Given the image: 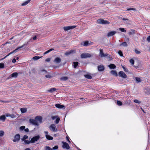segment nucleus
I'll use <instances>...</instances> for the list:
<instances>
[{
  "mask_svg": "<svg viewBox=\"0 0 150 150\" xmlns=\"http://www.w3.org/2000/svg\"><path fill=\"white\" fill-rule=\"evenodd\" d=\"M42 118L41 116H38L35 117V119H30L29 122L30 124L33 125L38 126L39 124L42 123Z\"/></svg>",
  "mask_w": 150,
  "mask_h": 150,
  "instance_id": "f257e3e1",
  "label": "nucleus"
},
{
  "mask_svg": "<svg viewBox=\"0 0 150 150\" xmlns=\"http://www.w3.org/2000/svg\"><path fill=\"white\" fill-rule=\"evenodd\" d=\"M97 22L98 23L103 24H108L110 23V22L104 20L102 19L98 20Z\"/></svg>",
  "mask_w": 150,
  "mask_h": 150,
  "instance_id": "f03ea898",
  "label": "nucleus"
},
{
  "mask_svg": "<svg viewBox=\"0 0 150 150\" xmlns=\"http://www.w3.org/2000/svg\"><path fill=\"white\" fill-rule=\"evenodd\" d=\"M97 22L98 23L103 24H108L110 23V22L104 20L102 19L98 20Z\"/></svg>",
  "mask_w": 150,
  "mask_h": 150,
  "instance_id": "7ed1b4c3",
  "label": "nucleus"
},
{
  "mask_svg": "<svg viewBox=\"0 0 150 150\" xmlns=\"http://www.w3.org/2000/svg\"><path fill=\"white\" fill-rule=\"evenodd\" d=\"M50 129L54 132H57V129L56 128V125L55 124H51L49 127Z\"/></svg>",
  "mask_w": 150,
  "mask_h": 150,
  "instance_id": "20e7f679",
  "label": "nucleus"
},
{
  "mask_svg": "<svg viewBox=\"0 0 150 150\" xmlns=\"http://www.w3.org/2000/svg\"><path fill=\"white\" fill-rule=\"evenodd\" d=\"M91 56V55L90 54L86 53H82L81 55V57L82 58L90 57Z\"/></svg>",
  "mask_w": 150,
  "mask_h": 150,
  "instance_id": "39448f33",
  "label": "nucleus"
},
{
  "mask_svg": "<svg viewBox=\"0 0 150 150\" xmlns=\"http://www.w3.org/2000/svg\"><path fill=\"white\" fill-rule=\"evenodd\" d=\"M40 138V137L39 135L33 137L31 139V143H35V142L37 141Z\"/></svg>",
  "mask_w": 150,
  "mask_h": 150,
  "instance_id": "423d86ee",
  "label": "nucleus"
},
{
  "mask_svg": "<svg viewBox=\"0 0 150 150\" xmlns=\"http://www.w3.org/2000/svg\"><path fill=\"white\" fill-rule=\"evenodd\" d=\"M24 45H23L22 46H21L19 47H18L15 50H13V51L9 53L8 55L4 57L3 58L4 59H5L8 56H9L11 54H13V53L14 52H17V50H18L19 49H21V48H22V47H23L24 46Z\"/></svg>",
  "mask_w": 150,
  "mask_h": 150,
  "instance_id": "0eeeda50",
  "label": "nucleus"
},
{
  "mask_svg": "<svg viewBox=\"0 0 150 150\" xmlns=\"http://www.w3.org/2000/svg\"><path fill=\"white\" fill-rule=\"evenodd\" d=\"M24 45H23L22 46H21L19 47H18L15 50H13V51L9 53L8 55L4 57L3 58L4 59H5L8 56H9L11 54H13V53L14 52H17V50H18L19 49H21V48H22V47H23L24 46Z\"/></svg>",
  "mask_w": 150,
  "mask_h": 150,
  "instance_id": "6e6552de",
  "label": "nucleus"
},
{
  "mask_svg": "<svg viewBox=\"0 0 150 150\" xmlns=\"http://www.w3.org/2000/svg\"><path fill=\"white\" fill-rule=\"evenodd\" d=\"M62 143L63 144L62 147L63 148L66 149H69L70 147L68 144L64 142H62Z\"/></svg>",
  "mask_w": 150,
  "mask_h": 150,
  "instance_id": "1a4fd4ad",
  "label": "nucleus"
},
{
  "mask_svg": "<svg viewBox=\"0 0 150 150\" xmlns=\"http://www.w3.org/2000/svg\"><path fill=\"white\" fill-rule=\"evenodd\" d=\"M20 135L19 134H16L13 141L14 142H18L20 139Z\"/></svg>",
  "mask_w": 150,
  "mask_h": 150,
  "instance_id": "9d476101",
  "label": "nucleus"
},
{
  "mask_svg": "<svg viewBox=\"0 0 150 150\" xmlns=\"http://www.w3.org/2000/svg\"><path fill=\"white\" fill-rule=\"evenodd\" d=\"M119 75L121 77L124 79H125L127 77V75L123 71H120L119 73Z\"/></svg>",
  "mask_w": 150,
  "mask_h": 150,
  "instance_id": "9b49d317",
  "label": "nucleus"
},
{
  "mask_svg": "<svg viewBox=\"0 0 150 150\" xmlns=\"http://www.w3.org/2000/svg\"><path fill=\"white\" fill-rule=\"evenodd\" d=\"M76 27V26L75 25L68 26L66 27H64V30L67 31L70 29H74Z\"/></svg>",
  "mask_w": 150,
  "mask_h": 150,
  "instance_id": "f8f14e48",
  "label": "nucleus"
},
{
  "mask_svg": "<svg viewBox=\"0 0 150 150\" xmlns=\"http://www.w3.org/2000/svg\"><path fill=\"white\" fill-rule=\"evenodd\" d=\"M75 53V51L74 50H71L70 51H68L65 53V54L66 56H68L71 54H73Z\"/></svg>",
  "mask_w": 150,
  "mask_h": 150,
  "instance_id": "ddd939ff",
  "label": "nucleus"
},
{
  "mask_svg": "<svg viewBox=\"0 0 150 150\" xmlns=\"http://www.w3.org/2000/svg\"><path fill=\"white\" fill-rule=\"evenodd\" d=\"M100 56L102 57H105L108 55V54H104L103 53V50L102 49H100Z\"/></svg>",
  "mask_w": 150,
  "mask_h": 150,
  "instance_id": "4468645a",
  "label": "nucleus"
},
{
  "mask_svg": "<svg viewBox=\"0 0 150 150\" xmlns=\"http://www.w3.org/2000/svg\"><path fill=\"white\" fill-rule=\"evenodd\" d=\"M44 133L45 134H46L45 137L46 138L49 140H52L53 139V137L50 136L48 134V132L47 131H45Z\"/></svg>",
  "mask_w": 150,
  "mask_h": 150,
  "instance_id": "2eb2a0df",
  "label": "nucleus"
},
{
  "mask_svg": "<svg viewBox=\"0 0 150 150\" xmlns=\"http://www.w3.org/2000/svg\"><path fill=\"white\" fill-rule=\"evenodd\" d=\"M104 67L103 65H100L98 66V69L99 71H103L104 69Z\"/></svg>",
  "mask_w": 150,
  "mask_h": 150,
  "instance_id": "dca6fc26",
  "label": "nucleus"
},
{
  "mask_svg": "<svg viewBox=\"0 0 150 150\" xmlns=\"http://www.w3.org/2000/svg\"><path fill=\"white\" fill-rule=\"evenodd\" d=\"M116 33L115 31H113L109 32L107 34V36L108 37H111L114 35Z\"/></svg>",
  "mask_w": 150,
  "mask_h": 150,
  "instance_id": "f3484780",
  "label": "nucleus"
},
{
  "mask_svg": "<svg viewBox=\"0 0 150 150\" xmlns=\"http://www.w3.org/2000/svg\"><path fill=\"white\" fill-rule=\"evenodd\" d=\"M47 73V71L44 69H41L39 71V73L41 75H44Z\"/></svg>",
  "mask_w": 150,
  "mask_h": 150,
  "instance_id": "a211bd4d",
  "label": "nucleus"
},
{
  "mask_svg": "<svg viewBox=\"0 0 150 150\" xmlns=\"http://www.w3.org/2000/svg\"><path fill=\"white\" fill-rule=\"evenodd\" d=\"M55 106L56 107L59 109H62L65 107V106L64 105H61L59 104H56Z\"/></svg>",
  "mask_w": 150,
  "mask_h": 150,
  "instance_id": "6ab92c4d",
  "label": "nucleus"
},
{
  "mask_svg": "<svg viewBox=\"0 0 150 150\" xmlns=\"http://www.w3.org/2000/svg\"><path fill=\"white\" fill-rule=\"evenodd\" d=\"M61 62V59L59 57L56 58L54 60V62L56 63H60Z\"/></svg>",
  "mask_w": 150,
  "mask_h": 150,
  "instance_id": "aec40b11",
  "label": "nucleus"
},
{
  "mask_svg": "<svg viewBox=\"0 0 150 150\" xmlns=\"http://www.w3.org/2000/svg\"><path fill=\"white\" fill-rule=\"evenodd\" d=\"M20 110L22 113H24L27 112V109L25 108H21Z\"/></svg>",
  "mask_w": 150,
  "mask_h": 150,
  "instance_id": "412c9836",
  "label": "nucleus"
},
{
  "mask_svg": "<svg viewBox=\"0 0 150 150\" xmlns=\"http://www.w3.org/2000/svg\"><path fill=\"white\" fill-rule=\"evenodd\" d=\"M6 119L5 116L4 115H1L0 117V120H2L3 122L5 121Z\"/></svg>",
  "mask_w": 150,
  "mask_h": 150,
  "instance_id": "4be33fe9",
  "label": "nucleus"
},
{
  "mask_svg": "<svg viewBox=\"0 0 150 150\" xmlns=\"http://www.w3.org/2000/svg\"><path fill=\"white\" fill-rule=\"evenodd\" d=\"M108 67L110 69H114L116 68V66L114 64H111L108 65Z\"/></svg>",
  "mask_w": 150,
  "mask_h": 150,
  "instance_id": "5701e85b",
  "label": "nucleus"
},
{
  "mask_svg": "<svg viewBox=\"0 0 150 150\" xmlns=\"http://www.w3.org/2000/svg\"><path fill=\"white\" fill-rule=\"evenodd\" d=\"M18 73L17 72H14L12 74L11 76V77L16 78L17 76Z\"/></svg>",
  "mask_w": 150,
  "mask_h": 150,
  "instance_id": "b1692460",
  "label": "nucleus"
},
{
  "mask_svg": "<svg viewBox=\"0 0 150 150\" xmlns=\"http://www.w3.org/2000/svg\"><path fill=\"white\" fill-rule=\"evenodd\" d=\"M84 77L87 79H91L92 78V76L89 74H86L84 75Z\"/></svg>",
  "mask_w": 150,
  "mask_h": 150,
  "instance_id": "393cba45",
  "label": "nucleus"
},
{
  "mask_svg": "<svg viewBox=\"0 0 150 150\" xmlns=\"http://www.w3.org/2000/svg\"><path fill=\"white\" fill-rule=\"evenodd\" d=\"M30 0H28L27 1H25L22 4V6H24L26 5L30 1Z\"/></svg>",
  "mask_w": 150,
  "mask_h": 150,
  "instance_id": "a878e982",
  "label": "nucleus"
},
{
  "mask_svg": "<svg viewBox=\"0 0 150 150\" xmlns=\"http://www.w3.org/2000/svg\"><path fill=\"white\" fill-rule=\"evenodd\" d=\"M54 50V49L52 48V49H50L46 51V52H45L43 53L44 55H45V54L48 53H49V52L52 51V50Z\"/></svg>",
  "mask_w": 150,
  "mask_h": 150,
  "instance_id": "bb28decb",
  "label": "nucleus"
},
{
  "mask_svg": "<svg viewBox=\"0 0 150 150\" xmlns=\"http://www.w3.org/2000/svg\"><path fill=\"white\" fill-rule=\"evenodd\" d=\"M111 73L113 75L115 76H117V73L115 71L112 70L111 71Z\"/></svg>",
  "mask_w": 150,
  "mask_h": 150,
  "instance_id": "cd10ccee",
  "label": "nucleus"
},
{
  "mask_svg": "<svg viewBox=\"0 0 150 150\" xmlns=\"http://www.w3.org/2000/svg\"><path fill=\"white\" fill-rule=\"evenodd\" d=\"M135 33V31L134 30H131V31H130L129 33V34L130 35H134Z\"/></svg>",
  "mask_w": 150,
  "mask_h": 150,
  "instance_id": "c85d7f7f",
  "label": "nucleus"
},
{
  "mask_svg": "<svg viewBox=\"0 0 150 150\" xmlns=\"http://www.w3.org/2000/svg\"><path fill=\"white\" fill-rule=\"evenodd\" d=\"M135 80L138 83L141 81L142 80L139 77H136L135 78Z\"/></svg>",
  "mask_w": 150,
  "mask_h": 150,
  "instance_id": "c756f323",
  "label": "nucleus"
},
{
  "mask_svg": "<svg viewBox=\"0 0 150 150\" xmlns=\"http://www.w3.org/2000/svg\"><path fill=\"white\" fill-rule=\"evenodd\" d=\"M68 79V77H67L65 76L61 78H60V79L61 80L65 81L67 80Z\"/></svg>",
  "mask_w": 150,
  "mask_h": 150,
  "instance_id": "7c9ffc66",
  "label": "nucleus"
},
{
  "mask_svg": "<svg viewBox=\"0 0 150 150\" xmlns=\"http://www.w3.org/2000/svg\"><path fill=\"white\" fill-rule=\"evenodd\" d=\"M41 57H39L38 56H35L33 57V60H37L39 59Z\"/></svg>",
  "mask_w": 150,
  "mask_h": 150,
  "instance_id": "2f4dec72",
  "label": "nucleus"
},
{
  "mask_svg": "<svg viewBox=\"0 0 150 150\" xmlns=\"http://www.w3.org/2000/svg\"><path fill=\"white\" fill-rule=\"evenodd\" d=\"M83 43V45L85 46H87L89 44L88 42L87 41L84 42Z\"/></svg>",
  "mask_w": 150,
  "mask_h": 150,
  "instance_id": "473e14b6",
  "label": "nucleus"
},
{
  "mask_svg": "<svg viewBox=\"0 0 150 150\" xmlns=\"http://www.w3.org/2000/svg\"><path fill=\"white\" fill-rule=\"evenodd\" d=\"M120 45H122L124 47H127V42H125L120 44Z\"/></svg>",
  "mask_w": 150,
  "mask_h": 150,
  "instance_id": "72a5a7b5",
  "label": "nucleus"
},
{
  "mask_svg": "<svg viewBox=\"0 0 150 150\" xmlns=\"http://www.w3.org/2000/svg\"><path fill=\"white\" fill-rule=\"evenodd\" d=\"M60 118L58 117L56 118V120L54 121V122L56 124H58Z\"/></svg>",
  "mask_w": 150,
  "mask_h": 150,
  "instance_id": "f704fd0d",
  "label": "nucleus"
},
{
  "mask_svg": "<svg viewBox=\"0 0 150 150\" xmlns=\"http://www.w3.org/2000/svg\"><path fill=\"white\" fill-rule=\"evenodd\" d=\"M4 134V132L2 130L0 131V137H3Z\"/></svg>",
  "mask_w": 150,
  "mask_h": 150,
  "instance_id": "c9c22d12",
  "label": "nucleus"
},
{
  "mask_svg": "<svg viewBox=\"0 0 150 150\" xmlns=\"http://www.w3.org/2000/svg\"><path fill=\"white\" fill-rule=\"evenodd\" d=\"M74 67V68H76L78 64V63L77 62H74L73 63Z\"/></svg>",
  "mask_w": 150,
  "mask_h": 150,
  "instance_id": "e433bc0d",
  "label": "nucleus"
},
{
  "mask_svg": "<svg viewBox=\"0 0 150 150\" xmlns=\"http://www.w3.org/2000/svg\"><path fill=\"white\" fill-rule=\"evenodd\" d=\"M56 90V89L55 88H52L50 89L49 91L50 92H53L54 91H55Z\"/></svg>",
  "mask_w": 150,
  "mask_h": 150,
  "instance_id": "4c0bfd02",
  "label": "nucleus"
},
{
  "mask_svg": "<svg viewBox=\"0 0 150 150\" xmlns=\"http://www.w3.org/2000/svg\"><path fill=\"white\" fill-rule=\"evenodd\" d=\"M24 142H25V143L26 144H30V143H31V141H29L27 140H24Z\"/></svg>",
  "mask_w": 150,
  "mask_h": 150,
  "instance_id": "58836bf2",
  "label": "nucleus"
},
{
  "mask_svg": "<svg viewBox=\"0 0 150 150\" xmlns=\"http://www.w3.org/2000/svg\"><path fill=\"white\" fill-rule=\"evenodd\" d=\"M28 136L26 135H25L23 136V138L22 139V140L23 141H24V140H25V139H28Z\"/></svg>",
  "mask_w": 150,
  "mask_h": 150,
  "instance_id": "ea45409f",
  "label": "nucleus"
},
{
  "mask_svg": "<svg viewBox=\"0 0 150 150\" xmlns=\"http://www.w3.org/2000/svg\"><path fill=\"white\" fill-rule=\"evenodd\" d=\"M119 30L121 32H126V31L123 28H119Z\"/></svg>",
  "mask_w": 150,
  "mask_h": 150,
  "instance_id": "a19ab883",
  "label": "nucleus"
},
{
  "mask_svg": "<svg viewBox=\"0 0 150 150\" xmlns=\"http://www.w3.org/2000/svg\"><path fill=\"white\" fill-rule=\"evenodd\" d=\"M134 102L135 103H138V104H140L141 103V101H139L138 100H137V99L134 100Z\"/></svg>",
  "mask_w": 150,
  "mask_h": 150,
  "instance_id": "79ce46f5",
  "label": "nucleus"
},
{
  "mask_svg": "<svg viewBox=\"0 0 150 150\" xmlns=\"http://www.w3.org/2000/svg\"><path fill=\"white\" fill-rule=\"evenodd\" d=\"M118 53L119 54V55L120 56H123V54L122 53L121 50H119L118 51Z\"/></svg>",
  "mask_w": 150,
  "mask_h": 150,
  "instance_id": "37998d69",
  "label": "nucleus"
},
{
  "mask_svg": "<svg viewBox=\"0 0 150 150\" xmlns=\"http://www.w3.org/2000/svg\"><path fill=\"white\" fill-rule=\"evenodd\" d=\"M58 117V116L56 115L54 116H51V118L52 120H54L55 119H56Z\"/></svg>",
  "mask_w": 150,
  "mask_h": 150,
  "instance_id": "c03bdc74",
  "label": "nucleus"
},
{
  "mask_svg": "<svg viewBox=\"0 0 150 150\" xmlns=\"http://www.w3.org/2000/svg\"><path fill=\"white\" fill-rule=\"evenodd\" d=\"M117 103V105H119L121 106L122 105V103L120 101L118 100Z\"/></svg>",
  "mask_w": 150,
  "mask_h": 150,
  "instance_id": "a18cd8bd",
  "label": "nucleus"
},
{
  "mask_svg": "<svg viewBox=\"0 0 150 150\" xmlns=\"http://www.w3.org/2000/svg\"><path fill=\"white\" fill-rule=\"evenodd\" d=\"M45 149L46 150H52V149L49 146H45Z\"/></svg>",
  "mask_w": 150,
  "mask_h": 150,
  "instance_id": "49530a36",
  "label": "nucleus"
},
{
  "mask_svg": "<svg viewBox=\"0 0 150 150\" xmlns=\"http://www.w3.org/2000/svg\"><path fill=\"white\" fill-rule=\"evenodd\" d=\"M129 62L132 65H133L134 63V61L133 59H131L129 60Z\"/></svg>",
  "mask_w": 150,
  "mask_h": 150,
  "instance_id": "de8ad7c7",
  "label": "nucleus"
},
{
  "mask_svg": "<svg viewBox=\"0 0 150 150\" xmlns=\"http://www.w3.org/2000/svg\"><path fill=\"white\" fill-rule=\"evenodd\" d=\"M127 11H129L130 10H133V11H135L136 10V9L135 8H129L127 9Z\"/></svg>",
  "mask_w": 150,
  "mask_h": 150,
  "instance_id": "09e8293b",
  "label": "nucleus"
},
{
  "mask_svg": "<svg viewBox=\"0 0 150 150\" xmlns=\"http://www.w3.org/2000/svg\"><path fill=\"white\" fill-rule=\"evenodd\" d=\"M4 67V64L3 63H0V68H3Z\"/></svg>",
  "mask_w": 150,
  "mask_h": 150,
  "instance_id": "8fccbe9b",
  "label": "nucleus"
},
{
  "mask_svg": "<svg viewBox=\"0 0 150 150\" xmlns=\"http://www.w3.org/2000/svg\"><path fill=\"white\" fill-rule=\"evenodd\" d=\"M135 52L137 54H139L140 53V51L136 49L135 50Z\"/></svg>",
  "mask_w": 150,
  "mask_h": 150,
  "instance_id": "3c124183",
  "label": "nucleus"
},
{
  "mask_svg": "<svg viewBox=\"0 0 150 150\" xmlns=\"http://www.w3.org/2000/svg\"><path fill=\"white\" fill-rule=\"evenodd\" d=\"M122 68H123L124 70L126 71H128V69L127 68L125 67L124 66H122Z\"/></svg>",
  "mask_w": 150,
  "mask_h": 150,
  "instance_id": "603ef678",
  "label": "nucleus"
},
{
  "mask_svg": "<svg viewBox=\"0 0 150 150\" xmlns=\"http://www.w3.org/2000/svg\"><path fill=\"white\" fill-rule=\"evenodd\" d=\"M58 146L56 145V146H55L54 147H53L52 148V149H54V150L57 149H58Z\"/></svg>",
  "mask_w": 150,
  "mask_h": 150,
  "instance_id": "864d4df0",
  "label": "nucleus"
},
{
  "mask_svg": "<svg viewBox=\"0 0 150 150\" xmlns=\"http://www.w3.org/2000/svg\"><path fill=\"white\" fill-rule=\"evenodd\" d=\"M25 126H23L20 127V129L21 130H23V129H25Z\"/></svg>",
  "mask_w": 150,
  "mask_h": 150,
  "instance_id": "5fc2aeb1",
  "label": "nucleus"
},
{
  "mask_svg": "<svg viewBox=\"0 0 150 150\" xmlns=\"http://www.w3.org/2000/svg\"><path fill=\"white\" fill-rule=\"evenodd\" d=\"M45 76L47 78H51L52 77L50 75H46Z\"/></svg>",
  "mask_w": 150,
  "mask_h": 150,
  "instance_id": "6e6d98bb",
  "label": "nucleus"
},
{
  "mask_svg": "<svg viewBox=\"0 0 150 150\" xmlns=\"http://www.w3.org/2000/svg\"><path fill=\"white\" fill-rule=\"evenodd\" d=\"M146 40L148 42H150V35L147 37Z\"/></svg>",
  "mask_w": 150,
  "mask_h": 150,
  "instance_id": "4d7b16f0",
  "label": "nucleus"
},
{
  "mask_svg": "<svg viewBox=\"0 0 150 150\" xmlns=\"http://www.w3.org/2000/svg\"><path fill=\"white\" fill-rule=\"evenodd\" d=\"M10 117L12 118H14L16 117V116L13 114H11Z\"/></svg>",
  "mask_w": 150,
  "mask_h": 150,
  "instance_id": "13d9d810",
  "label": "nucleus"
},
{
  "mask_svg": "<svg viewBox=\"0 0 150 150\" xmlns=\"http://www.w3.org/2000/svg\"><path fill=\"white\" fill-rule=\"evenodd\" d=\"M50 58H47L45 59V61L47 62H50Z\"/></svg>",
  "mask_w": 150,
  "mask_h": 150,
  "instance_id": "bf43d9fd",
  "label": "nucleus"
},
{
  "mask_svg": "<svg viewBox=\"0 0 150 150\" xmlns=\"http://www.w3.org/2000/svg\"><path fill=\"white\" fill-rule=\"evenodd\" d=\"M6 116L8 117H10L11 114L9 113H7L5 115Z\"/></svg>",
  "mask_w": 150,
  "mask_h": 150,
  "instance_id": "052dcab7",
  "label": "nucleus"
},
{
  "mask_svg": "<svg viewBox=\"0 0 150 150\" xmlns=\"http://www.w3.org/2000/svg\"><path fill=\"white\" fill-rule=\"evenodd\" d=\"M16 59L15 58H14L12 60V62L13 63H14L16 62Z\"/></svg>",
  "mask_w": 150,
  "mask_h": 150,
  "instance_id": "680f3d73",
  "label": "nucleus"
},
{
  "mask_svg": "<svg viewBox=\"0 0 150 150\" xmlns=\"http://www.w3.org/2000/svg\"><path fill=\"white\" fill-rule=\"evenodd\" d=\"M24 130L25 132H28L29 131V129L28 128L25 129Z\"/></svg>",
  "mask_w": 150,
  "mask_h": 150,
  "instance_id": "e2e57ef3",
  "label": "nucleus"
},
{
  "mask_svg": "<svg viewBox=\"0 0 150 150\" xmlns=\"http://www.w3.org/2000/svg\"><path fill=\"white\" fill-rule=\"evenodd\" d=\"M69 137H66V139H67V140L69 142V143H70V141L69 140Z\"/></svg>",
  "mask_w": 150,
  "mask_h": 150,
  "instance_id": "0e129e2a",
  "label": "nucleus"
},
{
  "mask_svg": "<svg viewBox=\"0 0 150 150\" xmlns=\"http://www.w3.org/2000/svg\"><path fill=\"white\" fill-rule=\"evenodd\" d=\"M37 39V37H36V36H35L33 38V40H35L36 39Z\"/></svg>",
  "mask_w": 150,
  "mask_h": 150,
  "instance_id": "69168bd1",
  "label": "nucleus"
},
{
  "mask_svg": "<svg viewBox=\"0 0 150 150\" xmlns=\"http://www.w3.org/2000/svg\"><path fill=\"white\" fill-rule=\"evenodd\" d=\"M122 20H127V21H128L129 20L128 19H127V18H123L122 19Z\"/></svg>",
  "mask_w": 150,
  "mask_h": 150,
  "instance_id": "338daca9",
  "label": "nucleus"
},
{
  "mask_svg": "<svg viewBox=\"0 0 150 150\" xmlns=\"http://www.w3.org/2000/svg\"><path fill=\"white\" fill-rule=\"evenodd\" d=\"M24 150H31L30 148H27L25 149Z\"/></svg>",
  "mask_w": 150,
  "mask_h": 150,
  "instance_id": "774afa93",
  "label": "nucleus"
}]
</instances>
